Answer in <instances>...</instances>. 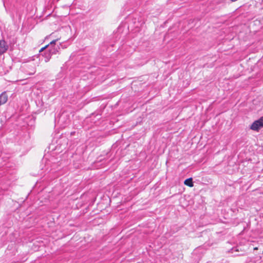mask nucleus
Segmentation results:
<instances>
[{
	"label": "nucleus",
	"mask_w": 263,
	"mask_h": 263,
	"mask_svg": "<svg viewBox=\"0 0 263 263\" xmlns=\"http://www.w3.org/2000/svg\"><path fill=\"white\" fill-rule=\"evenodd\" d=\"M263 127V116L258 120L255 121L251 125L250 128L254 131L258 132L260 128Z\"/></svg>",
	"instance_id": "f257e3e1"
},
{
	"label": "nucleus",
	"mask_w": 263,
	"mask_h": 263,
	"mask_svg": "<svg viewBox=\"0 0 263 263\" xmlns=\"http://www.w3.org/2000/svg\"><path fill=\"white\" fill-rule=\"evenodd\" d=\"M8 49V46L4 40L0 41V54L5 53Z\"/></svg>",
	"instance_id": "f03ea898"
},
{
	"label": "nucleus",
	"mask_w": 263,
	"mask_h": 263,
	"mask_svg": "<svg viewBox=\"0 0 263 263\" xmlns=\"http://www.w3.org/2000/svg\"><path fill=\"white\" fill-rule=\"evenodd\" d=\"M8 96L6 92H3L0 95V106L7 102Z\"/></svg>",
	"instance_id": "7ed1b4c3"
},
{
	"label": "nucleus",
	"mask_w": 263,
	"mask_h": 263,
	"mask_svg": "<svg viewBox=\"0 0 263 263\" xmlns=\"http://www.w3.org/2000/svg\"><path fill=\"white\" fill-rule=\"evenodd\" d=\"M43 56L44 57V61L46 63V62H48V61H49L50 59L51 58L52 54H51V53L49 51H46L44 53Z\"/></svg>",
	"instance_id": "20e7f679"
},
{
	"label": "nucleus",
	"mask_w": 263,
	"mask_h": 263,
	"mask_svg": "<svg viewBox=\"0 0 263 263\" xmlns=\"http://www.w3.org/2000/svg\"><path fill=\"white\" fill-rule=\"evenodd\" d=\"M60 49V47L59 46H54L53 48H50L49 51L51 53L52 55L55 54L59 52V49Z\"/></svg>",
	"instance_id": "39448f33"
},
{
	"label": "nucleus",
	"mask_w": 263,
	"mask_h": 263,
	"mask_svg": "<svg viewBox=\"0 0 263 263\" xmlns=\"http://www.w3.org/2000/svg\"><path fill=\"white\" fill-rule=\"evenodd\" d=\"M184 183L185 185L190 187H192L194 185L192 178L185 179L184 182Z\"/></svg>",
	"instance_id": "423d86ee"
},
{
	"label": "nucleus",
	"mask_w": 263,
	"mask_h": 263,
	"mask_svg": "<svg viewBox=\"0 0 263 263\" xmlns=\"http://www.w3.org/2000/svg\"><path fill=\"white\" fill-rule=\"evenodd\" d=\"M57 41V40H53V41H51L50 43V44H49V46H50V48L52 47V46H54L55 44Z\"/></svg>",
	"instance_id": "0eeeda50"
},
{
	"label": "nucleus",
	"mask_w": 263,
	"mask_h": 263,
	"mask_svg": "<svg viewBox=\"0 0 263 263\" xmlns=\"http://www.w3.org/2000/svg\"><path fill=\"white\" fill-rule=\"evenodd\" d=\"M142 23L141 21H138V23L135 25V28H140L142 26Z\"/></svg>",
	"instance_id": "6e6552de"
},
{
	"label": "nucleus",
	"mask_w": 263,
	"mask_h": 263,
	"mask_svg": "<svg viewBox=\"0 0 263 263\" xmlns=\"http://www.w3.org/2000/svg\"><path fill=\"white\" fill-rule=\"evenodd\" d=\"M35 68H33L31 71L28 72L29 75H32L35 73Z\"/></svg>",
	"instance_id": "1a4fd4ad"
},
{
	"label": "nucleus",
	"mask_w": 263,
	"mask_h": 263,
	"mask_svg": "<svg viewBox=\"0 0 263 263\" xmlns=\"http://www.w3.org/2000/svg\"><path fill=\"white\" fill-rule=\"evenodd\" d=\"M49 46V45H46L45 47H42L40 50V52H41L42 51H43L45 49H46L47 47Z\"/></svg>",
	"instance_id": "9d476101"
},
{
	"label": "nucleus",
	"mask_w": 263,
	"mask_h": 263,
	"mask_svg": "<svg viewBox=\"0 0 263 263\" xmlns=\"http://www.w3.org/2000/svg\"><path fill=\"white\" fill-rule=\"evenodd\" d=\"M4 5L5 7H6L5 6V2H4Z\"/></svg>",
	"instance_id": "9b49d317"
},
{
	"label": "nucleus",
	"mask_w": 263,
	"mask_h": 263,
	"mask_svg": "<svg viewBox=\"0 0 263 263\" xmlns=\"http://www.w3.org/2000/svg\"><path fill=\"white\" fill-rule=\"evenodd\" d=\"M133 23H134V24H136V22H135V21H133Z\"/></svg>",
	"instance_id": "f8f14e48"
}]
</instances>
